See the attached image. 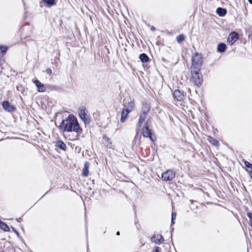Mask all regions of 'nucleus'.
<instances>
[{"mask_svg":"<svg viewBox=\"0 0 252 252\" xmlns=\"http://www.w3.org/2000/svg\"><path fill=\"white\" fill-rule=\"evenodd\" d=\"M185 36L183 34H180L176 37V40L179 43H181L185 40Z\"/></svg>","mask_w":252,"mask_h":252,"instance_id":"obj_21","label":"nucleus"},{"mask_svg":"<svg viewBox=\"0 0 252 252\" xmlns=\"http://www.w3.org/2000/svg\"><path fill=\"white\" fill-rule=\"evenodd\" d=\"M216 13L220 16L223 17L226 14L227 10L225 8H221V7H218L217 9Z\"/></svg>","mask_w":252,"mask_h":252,"instance_id":"obj_15","label":"nucleus"},{"mask_svg":"<svg viewBox=\"0 0 252 252\" xmlns=\"http://www.w3.org/2000/svg\"><path fill=\"white\" fill-rule=\"evenodd\" d=\"M176 214L175 213H172L171 225L174 224V220L176 219Z\"/></svg>","mask_w":252,"mask_h":252,"instance_id":"obj_24","label":"nucleus"},{"mask_svg":"<svg viewBox=\"0 0 252 252\" xmlns=\"http://www.w3.org/2000/svg\"><path fill=\"white\" fill-rule=\"evenodd\" d=\"M191 81L194 85L200 87L203 83V76L200 72V69H190Z\"/></svg>","mask_w":252,"mask_h":252,"instance_id":"obj_2","label":"nucleus"},{"mask_svg":"<svg viewBox=\"0 0 252 252\" xmlns=\"http://www.w3.org/2000/svg\"><path fill=\"white\" fill-rule=\"evenodd\" d=\"M143 135L145 137H149L152 141L156 140L155 136L152 133V130L149 128V121H147L143 128Z\"/></svg>","mask_w":252,"mask_h":252,"instance_id":"obj_4","label":"nucleus"},{"mask_svg":"<svg viewBox=\"0 0 252 252\" xmlns=\"http://www.w3.org/2000/svg\"><path fill=\"white\" fill-rule=\"evenodd\" d=\"M248 218H249V220H250V225H251V226H252V213H249L248 214Z\"/></svg>","mask_w":252,"mask_h":252,"instance_id":"obj_25","label":"nucleus"},{"mask_svg":"<svg viewBox=\"0 0 252 252\" xmlns=\"http://www.w3.org/2000/svg\"><path fill=\"white\" fill-rule=\"evenodd\" d=\"M2 106L5 110L9 112H14L16 110L15 107L13 105H11L7 101L2 102Z\"/></svg>","mask_w":252,"mask_h":252,"instance_id":"obj_8","label":"nucleus"},{"mask_svg":"<svg viewBox=\"0 0 252 252\" xmlns=\"http://www.w3.org/2000/svg\"><path fill=\"white\" fill-rule=\"evenodd\" d=\"M124 109L125 110H126L128 112H131L134 107V103L133 101H131L127 103L124 104Z\"/></svg>","mask_w":252,"mask_h":252,"instance_id":"obj_13","label":"nucleus"},{"mask_svg":"<svg viewBox=\"0 0 252 252\" xmlns=\"http://www.w3.org/2000/svg\"><path fill=\"white\" fill-rule=\"evenodd\" d=\"M0 228L3 231L7 232L9 231V226L4 222L0 223Z\"/></svg>","mask_w":252,"mask_h":252,"instance_id":"obj_20","label":"nucleus"},{"mask_svg":"<svg viewBox=\"0 0 252 252\" xmlns=\"http://www.w3.org/2000/svg\"><path fill=\"white\" fill-rule=\"evenodd\" d=\"M159 249L158 247H156V250H155V252H159Z\"/></svg>","mask_w":252,"mask_h":252,"instance_id":"obj_30","label":"nucleus"},{"mask_svg":"<svg viewBox=\"0 0 252 252\" xmlns=\"http://www.w3.org/2000/svg\"><path fill=\"white\" fill-rule=\"evenodd\" d=\"M90 163L88 161H86L84 163V168L83 169L82 176L83 177H87L89 174V168Z\"/></svg>","mask_w":252,"mask_h":252,"instance_id":"obj_14","label":"nucleus"},{"mask_svg":"<svg viewBox=\"0 0 252 252\" xmlns=\"http://www.w3.org/2000/svg\"><path fill=\"white\" fill-rule=\"evenodd\" d=\"M116 235H120V232L119 231H118L116 233Z\"/></svg>","mask_w":252,"mask_h":252,"instance_id":"obj_34","label":"nucleus"},{"mask_svg":"<svg viewBox=\"0 0 252 252\" xmlns=\"http://www.w3.org/2000/svg\"><path fill=\"white\" fill-rule=\"evenodd\" d=\"M139 59L142 63H147L149 60L148 56L145 53L140 54Z\"/></svg>","mask_w":252,"mask_h":252,"instance_id":"obj_19","label":"nucleus"},{"mask_svg":"<svg viewBox=\"0 0 252 252\" xmlns=\"http://www.w3.org/2000/svg\"><path fill=\"white\" fill-rule=\"evenodd\" d=\"M56 146L61 150L65 151L66 149V145L61 140H58L56 142Z\"/></svg>","mask_w":252,"mask_h":252,"instance_id":"obj_18","label":"nucleus"},{"mask_svg":"<svg viewBox=\"0 0 252 252\" xmlns=\"http://www.w3.org/2000/svg\"><path fill=\"white\" fill-rule=\"evenodd\" d=\"M103 139L105 141H109L110 140V139L108 137H107L106 136V134H104L103 135Z\"/></svg>","mask_w":252,"mask_h":252,"instance_id":"obj_28","label":"nucleus"},{"mask_svg":"<svg viewBox=\"0 0 252 252\" xmlns=\"http://www.w3.org/2000/svg\"><path fill=\"white\" fill-rule=\"evenodd\" d=\"M175 176V172L171 170H168L162 173L161 177L162 179L164 181H172Z\"/></svg>","mask_w":252,"mask_h":252,"instance_id":"obj_6","label":"nucleus"},{"mask_svg":"<svg viewBox=\"0 0 252 252\" xmlns=\"http://www.w3.org/2000/svg\"><path fill=\"white\" fill-rule=\"evenodd\" d=\"M0 50L1 51V52L4 54L6 52L7 47L6 46L0 45Z\"/></svg>","mask_w":252,"mask_h":252,"instance_id":"obj_23","label":"nucleus"},{"mask_svg":"<svg viewBox=\"0 0 252 252\" xmlns=\"http://www.w3.org/2000/svg\"><path fill=\"white\" fill-rule=\"evenodd\" d=\"M129 113L130 112H128L127 111L125 110V109L123 108V111L121 112V118L120 120L122 123L125 122L126 118H127V116Z\"/></svg>","mask_w":252,"mask_h":252,"instance_id":"obj_16","label":"nucleus"},{"mask_svg":"<svg viewBox=\"0 0 252 252\" xmlns=\"http://www.w3.org/2000/svg\"><path fill=\"white\" fill-rule=\"evenodd\" d=\"M11 229L12 230V231L16 234V235L19 237H20V234L18 232V231H17L16 230V229L14 227H11Z\"/></svg>","mask_w":252,"mask_h":252,"instance_id":"obj_27","label":"nucleus"},{"mask_svg":"<svg viewBox=\"0 0 252 252\" xmlns=\"http://www.w3.org/2000/svg\"><path fill=\"white\" fill-rule=\"evenodd\" d=\"M150 110V107L147 104L143 107L142 113L140 115L139 121V123H142L145 120L147 114Z\"/></svg>","mask_w":252,"mask_h":252,"instance_id":"obj_7","label":"nucleus"},{"mask_svg":"<svg viewBox=\"0 0 252 252\" xmlns=\"http://www.w3.org/2000/svg\"><path fill=\"white\" fill-rule=\"evenodd\" d=\"M249 3L251 4H252V0H248Z\"/></svg>","mask_w":252,"mask_h":252,"instance_id":"obj_32","label":"nucleus"},{"mask_svg":"<svg viewBox=\"0 0 252 252\" xmlns=\"http://www.w3.org/2000/svg\"><path fill=\"white\" fill-rule=\"evenodd\" d=\"M86 109L85 106H81L79 109L78 114L80 119L83 121L85 125H89L91 123L90 116L86 114Z\"/></svg>","mask_w":252,"mask_h":252,"instance_id":"obj_5","label":"nucleus"},{"mask_svg":"<svg viewBox=\"0 0 252 252\" xmlns=\"http://www.w3.org/2000/svg\"><path fill=\"white\" fill-rule=\"evenodd\" d=\"M151 241L156 244H160L163 241V237L161 234H155L151 238Z\"/></svg>","mask_w":252,"mask_h":252,"instance_id":"obj_11","label":"nucleus"},{"mask_svg":"<svg viewBox=\"0 0 252 252\" xmlns=\"http://www.w3.org/2000/svg\"><path fill=\"white\" fill-rule=\"evenodd\" d=\"M142 124V123H139V121H138V125L139 127H140L141 126Z\"/></svg>","mask_w":252,"mask_h":252,"instance_id":"obj_31","label":"nucleus"},{"mask_svg":"<svg viewBox=\"0 0 252 252\" xmlns=\"http://www.w3.org/2000/svg\"><path fill=\"white\" fill-rule=\"evenodd\" d=\"M190 69H200L203 63V57L201 54L195 53L192 57Z\"/></svg>","mask_w":252,"mask_h":252,"instance_id":"obj_3","label":"nucleus"},{"mask_svg":"<svg viewBox=\"0 0 252 252\" xmlns=\"http://www.w3.org/2000/svg\"><path fill=\"white\" fill-rule=\"evenodd\" d=\"M46 72L47 73V74H51L52 72V71L51 70V68H47L46 70Z\"/></svg>","mask_w":252,"mask_h":252,"instance_id":"obj_29","label":"nucleus"},{"mask_svg":"<svg viewBox=\"0 0 252 252\" xmlns=\"http://www.w3.org/2000/svg\"><path fill=\"white\" fill-rule=\"evenodd\" d=\"M244 163L245 166L248 168H251V167H252V164L247 161H245L244 162Z\"/></svg>","mask_w":252,"mask_h":252,"instance_id":"obj_26","label":"nucleus"},{"mask_svg":"<svg viewBox=\"0 0 252 252\" xmlns=\"http://www.w3.org/2000/svg\"><path fill=\"white\" fill-rule=\"evenodd\" d=\"M226 48L225 44L223 43H220L218 45L217 50L220 53L224 52Z\"/></svg>","mask_w":252,"mask_h":252,"instance_id":"obj_17","label":"nucleus"},{"mask_svg":"<svg viewBox=\"0 0 252 252\" xmlns=\"http://www.w3.org/2000/svg\"><path fill=\"white\" fill-rule=\"evenodd\" d=\"M151 30H152V31H155V28L154 27H152L151 28Z\"/></svg>","mask_w":252,"mask_h":252,"instance_id":"obj_33","label":"nucleus"},{"mask_svg":"<svg viewBox=\"0 0 252 252\" xmlns=\"http://www.w3.org/2000/svg\"><path fill=\"white\" fill-rule=\"evenodd\" d=\"M44 3L49 5H53L55 4V0H43Z\"/></svg>","mask_w":252,"mask_h":252,"instance_id":"obj_22","label":"nucleus"},{"mask_svg":"<svg viewBox=\"0 0 252 252\" xmlns=\"http://www.w3.org/2000/svg\"><path fill=\"white\" fill-rule=\"evenodd\" d=\"M59 127L63 132L81 133L82 131L77 118L72 114L63 120Z\"/></svg>","mask_w":252,"mask_h":252,"instance_id":"obj_1","label":"nucleus"},{"mask_svg":"<svg viewBox=\"0 0 252 252\" xmlns=\"http://www.w3.org/2000/svg\"><path fill=\"white\" fill-rule=\"evenodd\" d=\"M238 34L236 32H231L229 35L228 38V39H230L229 43H230L231 44H233V43H234L238 39Z\"/></svg>","mask_w":252,"mask_h":252,"instance_id":"obj_12","label":"nucleus"},{"mask_svg":"<svg viewBox=\"0 0 252 252\" xmlns=\"http://www.w3.org/2000/svg\"><path fill=\"white\" fill-rule=\"evenodd\" d=\"M173 97L174 99L180 101L184 99L185 95L180 90H176L174 92Z\"/></svg>","mask_w":252,"mask_h":252,"instance_id":"obj_9","label":"nucleus"},{"mask_svg":"<svg viewBox=\"0 0 252 252\" xmlns=\"http://www.w3.org/2000/svg\"><path fill=\"white\" fill-rule=\"evenodd\" d=\"M33 83L37 87V90L38 92H44L45 91V88L43 83H41L38 80H33Z\"/></svg>","mask_w":252,"mask_h":252,"instance_id":"obj_10","label":"nucleus"}]
</instances>
